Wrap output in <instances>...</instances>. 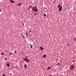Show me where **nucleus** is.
Segmentation results:
<instances>
[{"mask_svg":"<svg viewBox=\"0 0 76 76\" xmlns=\"http://www.w3.org/2000/svg\"><path fill=\"white\" fill-rule=\"evenodd\" d=\"M31 10H33L35 12H37L38 11V8H37V6H36L34 7L33 8H31Z\"/></svg>","mask_w":76,"mask_h":76,"instance_id":"nucleus-1","label":"nucleus"},{"mask_svg":"<svg viewBox=\"0 0 76 76\" xmlns=\"http://www.w3.org/2000/svg\"><path fill=\"white\" fill-rule=\"evenodd\" d=\"M69 68L71 70H73L75 68V65L72 64L70 66Z\"/></svg>","mask_w":76,"mask_h":76,"instance_id":"nucleus-2","label":"nucleus"},{"mask_svg":"<svg viewBox=\"0 0 76 76\" xmlns=\"http://www.w3.org/2000/svg\"><path fill=\"white\" fill-rule=\"evenodd\" d=\"M58 8H59V11H60V12H61V11L62 10V7H60V4H59V5H58Z\"/></svg>","mask_w":76,"mask_h":76,"instance_id":"nucleus-3","label":"nucleus"},{"mask_svg":"<svg viewBox=\"0 0 76 76\" xmlns=\"http://www.w3.org/2000/svg\"><path fill=\"white\" fill-rule=\"evenodd\" d=\"M24 60L25 61H26L27 63H28V62H29V60H28V59H27L26 58H24Z\"/></svg>","mask_w":76,"mask_h":76,"instance_id":"nucleus-4","label":"nucleus"},{"mask_svg":"<svg viewBox=\"0 0 76 76\" xmlns=\"http://www.w3.org/2000/svg\"><path fill=\"white\" fill-rule=\"evenodd\" d=\"M24 67L25 69H27V65L26 64H24Z\"/></svg>","mask_w":76,"mask_h":76,"instance_id":"nucleus-5","label":"nucleus"},{"mask_svg":"<svg viewBox=\"0 0 76 76\" xmlns=\"http://www.w3.org/2000/svg\"><path fill=\"white\" fill-rule=\"evenodd\" d=\"M10 1L11 3H15L14 1L13 0H10Z\"/></svg>","mask_w":76,"mask_h":76,"instance_id":"nucleus-6","label":"nucleus"},{"mask_svg":"<svg viewBox=\"0 0 76 76\" xmlns=\"http://www.w3.org/2000/svg\"><path fill=\"white\" fill-rule=\"evenodd\" d=\"M21 4H22V3H21V4H18L17 5L18 6H21Z\"/></svg>","mask_w":76,"mask_h":76,"instance_id":"nucleus-7","label":"nucleus"},{"mask_svg":"<svg viewBox=\"0 0 76 76\" xmlns=\"http://www.w3.org/2000/svg\"><path fill=\"white\" fill-rule=\"evenodd\" d=\"M40 49H41V50H44V48H43V47H40Z\"/></svg>","mask_w":76,"mask_h":76,"instance_id":"nucleus-8","label":"nucleus"},{"mask_svg":"<svg viewBox=\"0 0 76 76\" xmlns=\"http://www.w3.org/2000/svg\"><path fill=\"white\" fill-rule=\"evenodd\" d=\"M29 45H30V46H31V48H33L32 45H31V44H29Z\"/></svg>","mask_w":76,"mask_h":76,"instance_id":"nucleus-9","label":"nucleus"},{"mask_svg":"<svg viewBox=\"0 0 76 76\" xmlns=\"http://www.w3.org/2000/svg\"><path fill=\"white\" fill-rule=\"evenodd\" d=\"M7 66H8V67H10V64L9 63L7 64Z\"/></svg>","mask_w":76,"mask_h":76,"instance_id":"nucleus-10","label":"nucleus"},{"mask_svg":"<svg viewBox=\"0 0 76 76\" xmlns=\"http://www.w3.org/2000/svg\"><path fill=\"white\" fill-rule=\"evenodd\" d=\"M31 8H34V7H32V6H30L29 7V8L30 9H31Z\"/></svg>","mask_w":76,"mask_h":76,"instance_id":"nucleus-11","label":"nucleus"},{"mask_svg":"<svg viewBox=\"0 0 76 76\" xmlns=\"http://www.w3.org/2000/svg\"><path fill=\"white\" fill-rule=\"evenodd\" d=\"M51 69V67H48L47 68V70H50Z\"/></svg>","mask_w":76,"mask_h":76,"instance_id":"nucleus-12","label":"nucleus"},{"mask_svg":"<svg viewBox=\"0 0 76 76\" xmlns=\"http://www.w3.org/2000/svg\"><path fill=\"white\" fill-rule=\"evenodd\" d=\"M43 14H44V16H45V17H46V16H47V15H46V14H44V13Z\"/></svg>","mask_w":76,"mask_h":76,"instance_id":"nucleus-13","label":"nucleus"},{"mask_svg":"<svg viewBox=\"0 0 76 76\" xmlns=\"http://www.w3.org/2000/svg\"><path fill=\"white\" fill-rule=\"evenodd\" d=\"M57 65H58V66H60V62H58L57 64Z\"/></svg>","mask_w":76,"mask_h":76,"instance_id":"nucleus-14","label":"nucleus"},{"mask_svg":"<svg viewBox=\"0 0 76 76\" xmlns=\"http://www.w3.org/2000/svg\"><path fill=\"white\" fill-rule=\"evenodd\" d=\"M45 57H46V55H45V54L43 56V57H44V58H45Z\"/></svg>","mask_w":76,"mask_h":76,"instance_id":"nucleus-15","label":"nucleus"},{"mask_svg":"<svg viewBox=\"0 0 76 76\" xmlns=\"http://www.w3.org/2000/svg\"><path fill=\"white\" fill-rule=\"evenodd\" d=\"M1 54H2V55H4V53H1Z\"/></svg>","mask_w":76,"mask_h":76,"instance_id":"nucleus-16","label":"nucleus"},{"mask_svg":"<svg viewBox=\"0 0 76 76\" xmlns=\"http://www.w3.org/2000/svg\"><path fill=\"white\" fill-rule=\"evenodd\" d=\"M2 76H6V74H3L2 75Z\"/></svg>","mask_w":76,"mask_h":76,"instance_id":"nucleus-17","label":"nucleus"},{"mask_svg":"<svg viewBox=\"0 0 76 76\" xmlns=\"http://www.w3.org/2000/svg\"><path fill=\"white\" fill-rule=\"evenodd\" d=\"M26 36H27V37H28V33L27 32H26Z\"/></svg>","mask_w":76,"mask_h":76,"instance_id":"nucleus-18","label":"nucleus"},{"mask_svg":"<svg viewBox=\"0 0 76 76\" xmlns=\"http://www.w3.org/2000/svg\"><path fill=\"white\" fill-rule=\"evenodd\" d=\"M76 41V38H75V39H74V41Z\"/></svg>","mask_w":76,"mask_h":76,"instance_id":"nucleus-19","label":"nucleus"},{"mask_svg":"<svg viewBox=\"0 0 76 76\" xmlns=\"http://www.w3.org/2000/svg\"><path fill=\"white\" fill-rule=\"evenodd\" d=\"M14 53L15 54H16L17 52L16 50H15L14 52Z\"/></svg>","mask_w":76,"mask_h":76,"instance_id":"nucleus-20","label":"nucleus"},{"mask_svg":"<svg viewBox=\"0 0 76 76\" xmlns=\"http://www.w3.org/2000/svg\"><path fill=\"white\" fill-rule=\"evenodd\" d=\"M10 55H12V53H10Z\"/></svg>","mask_w":76,"mask_h":76,"instance_id":"nucleus-21","label":"nucleus"},{"mask_svg":"<svg viewBox=\"0 0 76 76\" xmlns=\"http://www.w3.org/2000/svg\"><path fill=\"white\" fill-rule=\"evenodd\" d=\"M67 45L68 46H69V45H70V44L69 43V44H68Z\"/></svg>","mask_w":76,"mask_h":76,"instance_id":"nucleus-22","label":"nucleus"},{"mask_svg":"<svg viewBox=\"0 0 76 76\" xmlns=\"http://www.w3.org/2000/svg\"><path fill=\"white\" fill-rule=\"evenodd\" d=\"M5 60H7V58H5Z\"/></svg>","mask_w":76,"mask_h":76,"instance_id":"nucleus-23","label":"nucleus"},{"mask_svg":"<svg viewBox=\"0 0 76 76\" xmlns=\"http://www.w3.org/2000/svg\"><path fill=\"white\" fill-rule=\"evenodd\" d=\"M35 39V37H34V38L33 39V40H34V39Z\"/></svg>","mask_w":76,"mask_h":76,"instance_id":"nucleus-24","label":"nucleus"},{"mask_svg":"<svg viewBox=\"0 0 76 76\" xmlns=\"http://www.w3.org/2000/svg\"><path fill=\"white\" fill-rule=\"evenodd\" d=\"M1 12V10H0V12Z\"/></svg>","mask_w":76,"mask_h":76,"instance_id":"nucleus-25","label":"nucleus"},{"mask_svg":"<svg viewBox=\"0 0 76 76\" xmlns=\"http://www.w3.org/2000/svg\"><path fill=\"white\" fill-rule=\"evenodd\" d=\"M30 32H31V30H30Z\"/></svg>","mask_w":76,"mask_h":76,"instance_id":"nucleus-26","label":"nucleus"},{"mask_svg":"<svg viewBox=\"0 0 76 76\" xmlns=\"http://www.w3.org/2000/svg\"><path fill=\"white\" fill-rule=\"evenodd\" d=\"M35 15H37V14L36 13V14H35Z\"/></svg>","mask_w":76,"mask_h":76,"instance_id":"nucleus-27","label":"nucleus"},{"mask_svg":"<svg viewBox=\"0 0 76 76\" xmlns=\"http://www.w3.org/2000/svg\"><path fill=\"white\" fill-rule=\"evenodd\" d=\"M57 62V60H56V63Z\"/></svg>","mask_w":76,"mask_h":76,"instance_id":"nucleus-28","label":"nucleus"},{"mask_svg":"<svg viewBox=\"0 0 76 76\" xmlns=\"http://www.w3.org/2000/svg\"><path fill=\"white\" fill-rule=\"evenodd\" d=\"M73 61H75V60H73V61H72V62H73Z\"/></svg>","mask_w":76,"mask_h":76,"instance_id":"nucleus-29","label":"nucleus"},{"mask_svg":"<svg viewBox=\"0 0 76 76\" xmlns=\"http://www.w3.org/2000/svg\"><path fill=\"white\" fill-rule=\"evenodd\" d=\"M34 25L35 26H36V24H34Z\"/></svg>","mask_w":76,"mask_h":76,"instance_id":"nucleus-30","label":"nucleus"},{"mask_svg":"<svg viewBox=\"0 0 76 76\" xmlns=\"http://www.w3.org/2000/svg\"><path fill=\"white\" fill-rule=\"evenodd\" d=\"M54 2H53V3L54 4Z\"/></svg>","mask_w":76,"mask_h":76,"instance_id":"nucleus-31","label":"nucleus"},{"mask_svg":"<svg viewBox=\"0 0 76 76\" xmlns=\"http://www.w3.org/2000/svg\"><path fill=\"white\" fill-rule=\"evenodd\" d=\"M10 75H12V74L11 73V74H10Z\"/></svg>","mask_w":76,"mask_h":76,"instance_id":"nucleus-32","label":"nucleus"},{"mask_svg":"<svg viewBox=\"0 0 76 76\" xmlns=\"http://www.w3.org/2000/svg\"><path fill=\"white\" fill-rule=\"evenodd\" d=\"M16 61H17V60H15Z\"/></svg>","mask_w":76,"mask_h":76,"instance_id":"nucleus-33","label":"nucleus"},{"mask_svg":"<svg viewBox=\"0 0 76 76\" xmlns=\"http://www.w3.org/2000/svg\"><path fill=\"white\" fill-rule=\"evenodd\" d=\"M38 14H39V13L38 12Z\"/></svg>","mask_w":76,"mask_h":76,"instance_id":"nucleus-34","label":"nucleus"},{"mask_svg":"<svg viewBox=\"0 0 76 76\" xmlns=\"http://www.w3.org/2000/svg\"><path fill=\"white\" fill-rule=\"evenodd\" d=\"M57 60H58V59H57Z\"/></svg>","mask_w":76,"mask_h":76,"instance_id":"nucleus-35","label":"nucleus"},{"mask_svg":"<svg viewBox=\"0 0 76 76\" xmlns=\"http://www.w3.org/2000/svg\"><path fill=\"white\" fill-rule=\"evenodd\" d=\"M29 10H30V9H29Z\"/></svg>","mask_w":76,"mask_h":76,"instance_id":"nucleus-36","label":"nucleus"}]
</instances>
